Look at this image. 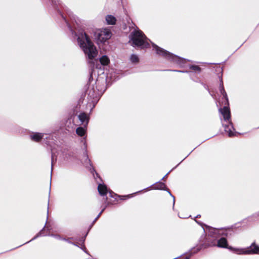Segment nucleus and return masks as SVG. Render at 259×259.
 <instances>
[{
    "label": "nucleus",
    "instance_id": "6",
    "mask_svg": "<svg viewBox=\"0 0 259 259\" xmlns=\"http://www.w3.org/2000/svg\"><path fill=\"white\" fill-rule=\"evenodd\" d=\"M218 246L222 248H228L229 249H232V247H229L228 244V241L226 238L224 237L221 238L218 241Z\"/></svg>",
    "mask_w": 259,
    "mask_h": 259
},
{
    "label": "nucleus",
    "instance_id": "3",
    "mask_svg": "<svg viewBox=\"0 0 259 259\" xmlns=\"http://www.w3.org/2000/svg\"><path fill=\"white\" fill-rule=\"evenodd\" d=\"M219 111L223 115L224 119L229 122V124L225 126V131L228 133L229 137H233L235 134L232 131V128H233V123L231 121V112L229 107L228 106H224L223 108H220Z\"/></svg>",
    "mask_w": 259,
    "mask_h": 259
},
{
    "label": "nucleus",
    "instance_id": "4",
    "mask_svg": "<svg viewBox=\"0 0 259 259\" xmlns=\"http://www.w3.org/2000/svg\"><path fill=\"white\" fill-rule=\"evenodd\" d=\"M153 47L158 55L164 57L166 59L178 64L183 62V60L180 57L174 55L158 46L154 44Z\"/></svg>",
    "mask_w": 259,
    "mask_h": 259
},
{
    "label": "nucleus",
    "instance_id": "24",
    "mask_svg": "<svg viewBox=\"0 0 259 259\" xmlns=\"http://www.w3.org/2000/svg\"><path fill=\"white\" fill-rule=\"evenodd\" d=\"M200 215H197L196 218H200Z\"/></svg>",
    "mask_w": 259,
    "mask_h": 259
},
{
    "label": "nucleus",
    "instance_id": "21",
    "mask_svg": "<svg viewBox=\"0 0 259 259\" xmlns=\"http://www.w3.org/2000/svg\"><path fill=\"white\" fill-rule=\"evenodd\" d=\"M109 196H110L111 197H114L116 196V194L114 193L112 191H109Z\"/></svg>",
    "mask_w": 259,
    "mask_h": 259
},
{
    "label": "nucleus",
    "instance_id": "11",
    "mask_svg": "<svg viewBox=\"0 0 259 259\" xmlns=\"http://www.w3.org/2000/svg\"><path fill=\"white\" fill-rule=\"evenodd\" d=\"M78 118L82 123L86 122V123L88 124L89 121L90 117L85 112H82L78 115Z\"/></svg>",
    "mask_w": 259,
    "mask_h": 259
},
{
    "label": "nucleus",
    "instance_id": "2",
    "mask_svg": "<svg viewBox=\"0 0 259 259\" xmlns=\"http://www.w3.org/2000/svg\"><path fill=\"white\" fill-rule=\"evenodd\" d=\"M132 45L134 47H140L141 49L148 48L149 44L146 41V36L141 30H135L131 34Z\"/></svg>",
    "mask_w": 259,
    "mask_h": 259
},
{
    "label": "nucleus",
    "instance_id": "22",
    "mask_svg": "<svg viewBox=\"0 0 259 259\" xmlns=\"http://www.w3.org/2000/svg\"><path fill=\"white\" fill-rule=\"evenodd\" d=\"M106 201H107V203L108 204L112 203V202L108 200V197L106 198Z\"/></svg>",
    "mask_w": 259,
    "mask_h": 259
},
{
    "label": "nucleus",
    "instance_id": "19",
    "mask_svg": "<svg viewBox=\"0 0 259 259\" xmlns=\"http://www.w3.org/2000/svg\"><path fill=\"white\" fill-rule=\"evenodd\" d=\"M132 197L131 195H125V196H119L121 200H125L127 198H130Z\"/></svg>",
    "mask_w": 259,
    "mask_h": 259
},
{
    "label": "nucleus",
    "instance_id": "1",
    "mask_svg": "<svg viewBox=\"0 0 259 259\" xmlns=\"http://www.w3.org/2000/svg\"><path fill=\"white\" fill-rule=\"evenodd\" d=\"M77 41L84 53L90 60L94 59L98 52L89 36L85 32H81L77 37Z\"/></svg>",
    "mask_w": 259,
    "mask_h": 259
},
{
    "label": "nucleus",
    "instance_id": "9",
    "mask_svg": "<svg viewBox=\"0 0 259 259\" xmlns=\"http://www.w3.org/2000/svg\"><path fill=\"white\" fill-rule=\"evenodd\" d=\"M43 134L39 133H35L30 136L31 139L35 142H40L43 138Z\"/></svg>",
    "mask_w": 259,
    "mask_h": 259
},
{
    "label": "nucleus",
    "instance_id": "8",
    "mask_svg": "<svg viewBox=\"0 0 259 259\" xmlns=\"http://www.w3.org/2000/svg\"><path fill=\"white\" fill-rule=\"evenodd\" d=\"M98 190L101 196H105L108 193L107 186L104 184H100L98 186Z\"/></svg>",
    "mask_w": 259,
    "mask_h": 259
},
{
    "label": "nucleus",
    "instance_id": "12",
    "mask_svg": "<svg viewBox=\"0 0 259 259\" xmlns=\"http://www.w3.org/2000/svg\"><path fill=\"white\" fill-rule=\"evenodd\" d=\"M106 21L108 25H115L117 20L114 16L111 15H108L106 17Z\"/></svg>",
    "mask_w": 259,
    "mask_h": 259
},
{
    "label": "nucleus",
    "instance_id": "23",
    "mask_svg": "<svg viewBox=\"0 0 259 259\" xmlns=\"http://www.w3.org/2000/svg\"><path fill=\"white\" fill-rule=\"evenodd\" d=\"M53 158H54V154H52V161H53ZM52 163H53V161H52Z\"/></svg>",
    "mask_w": 259,
    "mask_h": 259
},
{
    "label": "nucleus",
    "instance_id": "5",
    "mask_svg": "<svg viewBox=\"0 0 259 259\" xmlns=\"http://www.w3.org/2000/svg\"><path fill=\"white\" fill-rule=\"evenodd\" d=\"M111 37V32H110V31L108 30L101 31L99 33L98 35V39L100 41L103 42L110 39Z\"/></svg>",
    "mask_w": 259,
    "mask_h": 259
},
{
    "label": "nucleus",
    "instance_id": "16",
    "mask_svg": "<svg viewBox=\"0 0 259 259\" xmlns=\"http://www.w3.org/2000/svg\"><path fill=\"white\" fill-rule=\"evenodd\" d=\"M189 68L194 72L199 73L201 72L202 69L199 66L197 65H190Z\"/></svg>",
    "mask_w": 259,
    "mask_h": 259
},
{
    "label": "nucleus",
    "instance_id": "10",
    "mask_svg": "<svg viewBox=\"0 0 259 259\" xmlns=\"http://www.w3.org/2000/svg\"><path fill=\"white\" fill-rule=\"evenodd\" d=\"M220 91L221 93V94L223 96L224 98L227 100V102L228 103V99L227 97V93L225 90L224 85H223V81L222 78H221L220 79Z\"/></svg>",
    "mask_w": 259,
    "mask_h": 259
},
{
    "label": "nucleus",
    "instance_id": "20",
    "mask_svg": "<svg viewBox=\"0 0 259 259\" xmlns=\"http://www.w3.org/2000/svg\"><path fill=\"white\" fill-rule=\"evenodd\" d=\"M104 209H103L100 212V213L98 215V216L97 217V218L95 219V220L94 221L93 224H94L96 221L97 220L99 219V218L100 217V215L101 214V213L103 212V211H104Z\"/></svg>",
    "mask_w": 259,
    "mask_h": 259
},
{
    "label": "nucleus",
    "instance_id": "14",
    "mask_svg": "<svg viewBox=\"0 0 259 259\" xmlns=\"http://www.w3.org/2000/svg\"><path fill=\"white\" fill-rule=\"evenodd\" d=\"M100 62L102 65L106 66L110 63V60L107 56H103L100 58Z\"/></svg>",
    "mask_w": 259,
    "mask_h": 259
},
{
    "label": "nucleus",
    "instance_id": "15",
    "mask_svg": "<svg viewBox=\"0 0 259 259\" xmlns=\"http://www.w3.org/2000/svg\"><path fill=\"white\" fill-rule=\"evenodd\" d=\"M64 159L67 160L70 157L73 156V153L71 151H69L68 149H64L63 151Z\"/></svg>",
    "mask_w": 259,
    "mask_h": 259
},
{
    "label": "nucleus",
    "instance_id": "13",
    "mask_svg": "<svg viewBox=\"0 0 259 259\" xmlns=\"http://www.w3.org/2000/svg\"><path fill=\"white\" fill-rule=\"evenodd\" d=\"M153 187L154 189H158V190H165L166 189V186L164 183L162 182H158L156 184H155Z\"/></svg>",
    "mask_w": 259,
    "mask_h": 259
},
{
    "label": "nucleus",
    "instance_id": "25",
    "mask_svg": "<svg viewBox=\"0 0 259 259\" xmlns=\"http://www.w3.org/2000/svg\"><path fill=\"white\" fill-rule=\"evenodd\" d=\"M165 179V177L162 178V180H164Z\"/></svg>",
    "mask_w": 259,
    "mask_h": 259
},
{
    "label": "nucleus",
    "instance_id": "7",
    "mask_svg": "<svg viewBox=\"0 0 259 259\" xmlns=\"http://www.w3.org/2000/svg\"><path fill=\"white\" fill-rule=\"evenodd\" d=\"M245 253L246 254L258 253H259V246L256 245L254 243H252Z\"/></svg>",
    "mask_w": 259,
    "mask_h": 259
},
{
    "label": "nucleus",
    "instance_id": "17",
    "mask_svg": "<svg viewBox=\"0 0 259 259\" xmlns=\"http://www.w3.org/2000/svg\"><path fill=\"white\" fill-rule=\"evenodd\" d=\"M77 135L80 137H82L85 135L86 131L82 127H78L76 130Z\"/></svg>",
    "mask_w": 259,
    "mask_h": 259
},
{
    "label": "nucleus",
    "instance_id": "18",
    "mask_svg": "<svg viewBox=\"0 0 259 259\" xmlns=\"http://www.w3.org/2000/svg\"><path fill=\"white\" fill-rule=\"evenodd\" d=\"M130 59L131 61L134 63H138L139 62V61L138 57L135 54H133L131 55Z\"/></svg>",
    "mask_w": 259,
    "mask_h": 259
}]
</instances>
